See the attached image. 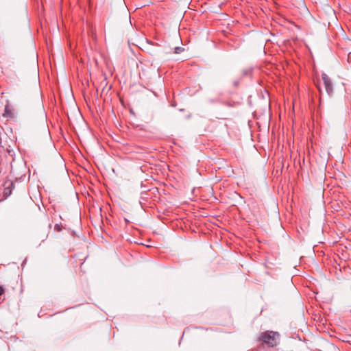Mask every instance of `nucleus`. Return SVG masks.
<instances>
[{"instance_id":"1","label":"nucleus","mask_w":351,"mask_h":351,"mask_svg":"<svg viewBox=\"0 0 351 351\" xmlns=\"http://www.w3.org/2000/svg\"><path fill=\"white\" fill-rule=\"evenodd\" d=\"M280 335L277 332L266 331L261 332L258 339L270 347L276 346L279 341Z\"/></svg>"},{"instance_id":"2","label":"nucleus","mask_w":351,"mask_h":351,"mask_svg":"<svg viewBox=\"0 0 351 351\" xmlns=\"http://www.w3.org/2000/svg\"><path fill=\"white\" fill-rule=\"evenodd\" d=\"M322 80L327 94L328 95H331L333 93V85L331 80L326 73H323L322 75Z\"/></svg>"},{"instance_id":"3","label":"nucleus","mask_w":351,"mask_h":351,"mask_svg":"<svg viewBox=\"0 0 351 351\" xmlns=\"http://www.w3.org/2000/svg\"><path fill=\"white\" fill-rule=\"evenodd\" d=\"M11 186H13V183H11L10 186L5 187V188L4 189V192H3V193H4V195H5V196L8 197V196H9V195H11V193H12V189H11Z\"/></svg>"},{"instance_id":"4","label":"nucleus","mask_w":351,"mask_h":351,"mask_svg":"<svg viewBox=\"0 0 351 351\" xmlns=\"http://www.w3.org/2000/svg\"><path fill=\"white\" fill-rule=\"evenodd\" d=\"M184 51V49L180 47H177L175 48V53H180L182 51Z\"/></svg>"},{"instance_id":"5","label":"nucleus","mask_w":351,"mask_h":351,"mask_svg":"<svg viewBox=\"0 0 351 351\" xmlns=\"http://www.w3.org/2000/svg\"><path fill=\"white\" fill-rule=\"evenodd\" d=\"M10 114L8 106H5V113L3 114L4 116L9 115Z\"/></svg>"},{"instance_id":"6","label":"nucleus","mask_w":351,"mask_h":351,"mask_svg":"<svg viewBox=\"0 0 351 351\" xmlns=\"http://www.w3.org/2000/svg\"><path fill=\"white\" fill-rule=\"evenodd\" d=\"M3 293H4V289H3V288L1 286H0V296H1V295H3Z\"/></svg>"},{"instance_id":"7","label":"nucleus","mask_w":351,"mask_h":351,"mask_svg":"<svg viewBox=\"0 0 351 351\" xmlns=\"http://www.w3.org/2000/svg\"><path fill=\"white\" fill-rule=\"evenodd\" d=\"M55 228H57V229L60 230V228L57 227V226H55Z\"/></svg>"},{"instance_id":"8","label":"nucleus","mask_w":351,"mask_h":351,"mask_svg":"<svg viewBox=\"0 0 351 351\" xmlns=\"http://www.w3.org/2000/svg\"><path fill=\"white\" fill-rule=\"evenodd\" d=\"M55 228H57V229L60 230V228L57 227V226H55Z\"/></svg>"},{"instance_id":"9","label":"nucleus","mask_w":351,"mask_h":351,"mask_svg":"<svg viewBox=\"0 0 351 351\" xmlns=\"http://www.w3.org/2000/svg\"><path fill=\"white\" fill-rule=\"evenodd\" d=\"M55 228H57V229L60 230V228L57 227V226H55Z\"/></svg>"}]
</instances>
